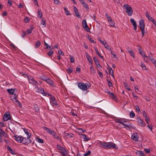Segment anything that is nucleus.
Wrapping results in <instances>:
<instances>
[{"mask_svg":"<svg viewBox=\"0 0 156 156\" xmlns=\"http://www.w3.org/2000/svg\"><path fill=\"white\" fill-rule=\"evenodd\" d=\"M93 59L96 65L98 64H99V62L98 60L96 57H94L93 58Z\"/></svg>","mask_w":156,"mask_h":156,"instance_id":"44","label":"nucleus"},{"mask_svg":"<svg viewBox=\"0 0 156 156\" xmlns=\"http://www.w3.org/2000/svg\"><path fill=\"white\" fill-rule=\"evenodd\" d=\"M53 51L51 50H50L47 53V54L48 56H49V57H50L53 54Z\"/></svg>","mask_w":156,"mask_h":156,"instance_id":"45","label":"nucleus"},{"mask_svg":"<svg viewBox=\"0 0 156 156\" xmlns=\"http://www.w3.org/2000/svg\"><path fill=\"white\" fill-rule=\"evenodd\" d=\"M145 120L146 122H147V124H149V119L147 117H145Z\"/></svg>","mask_w":156,"mask_h":156,"instance_id":"59","label":"nucleus"},{"mask_svg":"<svg viewBox=\"0 0 156 156\" xmlns=\"http://www.w3.org/2000/svg\"><path fill=\"white\" fill-rule=\"evenodd\" d=\"M30 137H27V138L23 137L22 136L17 135L14 136V139L18 142L22 143L23 144L28 145L31 142V141L30 139Z\"/></svg>","mask_w":156,"mask_h":156,"instance_id":"2","label":"nucleus"},{"mask_svg":"<svg viewBox=\"0 0 156 156\" xmlns=\"http://www.w3.org/2000/svg\"><path fill=\"white\" fill-rule=\"evenodd\" d=\"M137 120L139 125L140 126H144L145 125V123L142 119L140 118H138Z\"/></svg>","mask_w":156,"mask_h":156,"instance_id":"11","label":"nucleus"},{"mask_svg":"<svg viewBox=\"0 0 156 156\" xmlns=\"http://www.w3.org/2000/svg\"><path fill=\"white\" fill-rule=\"evenodd\" d=\"M8 4H9V6H11L12 5V1L11 0H8Z\"/></svg>","mask_w":156,"mask_h":156,"instance_id":"58","label":"nucleus"},{"mask_svg":"<svg viewBox=\"0 0 156 156\" xmlns=\"http://www.w3.org/2000/svg\"><path fill=\"white\" fill-rule=\"evenodd\" d=\"M29 18L28 17H26L25 18V21L26 23L28 22L29 21Z\"/></svg>","mask_w":156,"mask_h":156,"instance_id":"64","label":"nucleus"},{"mask_svg":"<svg viewBox=\"0 0 156 156\" xmlns=\"http://www.w3.org/2000/svg\"><path fill=\"white\" fill-rule=\"evenodd\" d=\"M141 66L142 67L143 70H147V68L146 67L145 64L143 63L142 62H141L140 63Z\"/></svg>","mask_w":156,"mask_h":156,"instance_id":"36","label":"nucleus"},{"mask_svg":"<svg viewBox=\"0 0 156 156\" xmlns=\"http://www.w3.org/2000/svg\"><path fill=\"white\" fill-rule=\"evenodd\" d=\"M147 18L148 20H151V21H152V20H154V19L152 17L150 16L149 17H148Z\"/></svg>","mask_w":156,"mask_h":156,"instance_id":"61","label":"nucleus"},{"mask_svg":"<svg viewBox=\"0 0 156 156\" xmlns=\"http://www.w3.org/2000/svg\"><path fill=\"white\" fill-rule=\"evenodd\" d=\"M45 81L50 85H53V84L52 81L49 78H47Z\"/></svg>","mask_w":156,"mask_h":156,"instance_id":"20","label":"nucleus"},{"mask_svg":"<svg viewBox=\"0 0 156 156\" xmlns=\"http://www.w3.org/2000/svg\"><path fill=\"white\" fill-rule=\"evenodd\" d=\"M58 53L59 55H62L63 56L64 55V53L61 50V49H60L58 51Z\"/></svg>","mask_w":156,"mask_h":156,"instance_id":"52","label":"nucleus"},{"mask_svg":"<svg viewBox=\"0 0 156 156\" xmlns=\"http://www.w3.org/2000/svg\"><path fill=\"white\" fill-rule=\"evenodd\" d=\"M24 131L25 133L27 134V137H30L31 136V134L29 132L28 130L27 129H24Z\"/></svg>","mask_w":156,"mask_h":156,"instance_id":"27","label":"nucleus"},{"mask_svg":"<svg viewBox=\"0 0 156 156\" xmlns=\"http://www.w3.org/2000/svg\"><path fill=\"white\" fill-rule=\"evenodd\" d=\"M80 3L83 5V7L85 8L87 10H89V8L88 5L87 4V3L85 2L84 1Z\"/></svg>","mask_w":156,"mask_h":156,"instance_id":"17","label":"nucleus"},{"mask_svg":"<svg viewBox=\"0 0 156 156\" xmlns=\"http://www.w3.org/2000/svg\"><path fill=\"white\" fill-rule=\"evenodd\" d=\"M51 99L52 101V102L53 104L55 105H57L58 104L57 103L56 100L55 98L54 97H51Z\"/></svg>","mask_w":156,"mask_h":156,"instance_id":"18","label":"nucleus"},{"mask_svg":"<svg viewBox=\"0 0 156 156\" xmlns=\"http://www.w3.org/2000/svg\"><path fill=\"white\" fill-rule=\"evenodd\" d=\"M44 129L49 134L52 135L53 137L57 140H59V137L56 134L54 131L51 130L50 129L47 128L46 127H44Z\"/></svg>","mask_w":156,"mask_h":156,"instance_id":"5","label":"nucleus"},{"mask_svg":"<svg viewBox=\"0 0 156 156\" xmlns=\"http://www.w3.org/2000/svg\"><path fill=\"white\" fill-rule=\"evenodd\" d=\"M67 71H68V74H70L72 72L73 69L72 68H69L67 69Z\"/></svg>","mask_w":156,"mask_h":156,"instance_id":"50","label":"nucleus"},{"mask_svg":"<svg viewBox=\"0 0 156 156\" xmlns=\"http://www.w3.org/2000/svg\"><path fill=\"white\" fill-rule=\"evenodd\" d=\"M121 124L123 126H124V128H126V129H127V128H129V126H127L125 124H124L123 122H122V123Z\"/></svg>","mask_w":156,"mask_h":156,"instance_id":"53","label":"nucleus"},{"mask_svg":"<svg viewBox=\"0 0 156 156\" xmlns=\"http://www.w3.org/2000/svg\"><path fill=\"white\" fill-rule=\"evenodd\" d=\"M33 29L31 27L30 28V29H28L27 31V33L28 34H30L32 30H33Z\"/></svg>","mask_w":156,"mask_h":156,"instance_id":"48","label":"nucleus"},{"mask_svg":"<svg viewBox=\"0 0 156 156\" xmlns=\"http://www.w3.org/2000/svg\"><path fill=\"white\" fill-rule=\"evenodd\" d=\"M124 87L126 89L128 90H129V91L131 90V89L129 88V86L126 83L124 82Z\"/></svg>","mask_w":156,"mask_h":156,"instance_id":"33","label":"nucleus"},{"mask_svg":"<svg viewBox=\"0 0 156 156\" xmlns=\"http://www.w3.org/2000/svg\"><path fill=\"white\" fill-rule=\"evenodd\" d=\"M94 50L96 52V53H97V54L100 57V58L102 59L103 58V57L101 56V55L100 54L98 49L97 48H94Z\"/></svg>","mask_w":156,"mask_h":156,"instance_id":"23","label":"nucleus"},{"mask_svg":"<svg viewBox=\"0 0 156 156\" xmlns=\"http://www.w3.org/2000/svg\"><path fill=\"white\" fill-rule=\"evenodd\" d=\"M151 61L154 65L156 63V61L154 59V58L151 59Z\"/></svg>","mask_w":156,"mask_h":156,"instance_id":"63","label":"nucleus"},{"mask_svg":"<svg viewBox=\"0 0 156 156\" xmlns=\"http://www.w3.org/2000/svg\"><path fill=\"white\" fill-rule=\"evenodd\" d=\"M90 70L91 72L93 73H94L96 72L95 70L94 69L92 66H90Z\"/></svg>","mask_w":156,"mask_h":156,"instance_id":"42","label":"nucleus"},{"mask_svg":"<svg viewBox=\"0 0 156 156\" xmlns=\"http://www.w3.org/2000/svg\"><path fill=\"white\" fill-rule=\"evenodd\" d=\"M130 117L131 118H133L135 116V114L133 111L130 112Z\"/></svg>","mask_w":156,"mask_h":156,"instance_id":"39","label":"nucleus"},{"mask_svg":"<svg viewBox=\"0 0 156 156\" xmlns=\"http://www.w3.org/2000/svg\"><path fill=\"white\" fill-rule=\"evenodd\" d=\"M123 122H126V121H122L120 119H117L116 120V121L115 122L119 123L121 124H122Z\"/></svg>","mask_w":156,"mask_h":156,"instance_id":"37","label":"nucleus"},{"mask_svg":"<svg viewBox=\"0 0 156 156\" xmlns=\"http://www.w3.org/2000/svg\"><path fill=\"white\" fill-rule=\"evenodd\" d=\"M43 95L45 96H51V94H48L47 92H45L44 91V93H43Z\"/></svg>","mask_w":156,"mask_h":156,"instance_id":"57","label":"nucleus"},{"mask_svg":"<svg viewBox=\"0 0 156 156\" xmlns=\"http://www.w3.org/2000/svg\"><path fill=\"white\" fill-rule=\"evenodd\" d=\"M138 47V50L139 51V53L143 57H146V56L145 55L143 51L142 50L141 48L139 46H137Z\"/></svg>","mask_w":156,"mask_h":156,"instance_id":"13","label":"nucleus"},{"mask_svg":"<svg viewBox=\"0 0 156 156\" xmlns=\"http://www.w3.org/2000/svg\"><path fill=\"white\" fill-rule=\"evenodd\" d=\"M38 16H39L40 18H41L42 16V14L41 11L38 10L37 12Z\"/></svg>","mask_w":156,"mask_h":156,"instance_id":"40","label":"nucleus"},{"mask_svg":"<svg viewBox=\"0 0 156 156\" xmlns=\"http://www.w3.org/2000/svg\"><path fill=\"white\" fill-rule=\"evenodd\" d=\"M82 23L84 29L87 32H90V29L88 28L86 20H83L82 21Z\"/></svg>","mask_w":156,"mask_h":156,"instance_id":"7","label":"nucleus"},{"mask_svg":"<svg viewBox=\"0 0 156 156\" xmlns=\"http://www.w3.org/2000/svg\"><path fill=\"white\" fill-rule=\"evenodd\" d=\"M57 148L60 151V153L61 154H64V153L66 152V150L62 146L60 145H57Z\"/></svg>","mask_w":156,"mask_h":156,"instance_id":"8","label":"nucleus"},{"mask_svg":"<svg viewBox=\"0 0 156 156\" xmlns=\"http://www.w3.org/2000/svg\"><path fill=\"white\" fill-rule=\"evenodd\" d=\"M0 130L1 131V135H2L5 137H7L8 135L7 134H6L2 129H0Z\"/></svg>","mask_w":156,"mask_h":156,"instance_id":"26","label":"nucleus"},{"mask_svg":"<svg viewBox=\"0 0 156 156\" xmlns=\"http://www.w3.org/2000/svg\"><path fill=\"white\" fill-rule=\"evenodd\" d=\"M145 24L143 20H142L139 21V27L140 28L141 30L142 34V37H143L145 32Z\"/></svg>","mask_w":156,"mask_h":156,"instance_id":"6","label":"nucleus"},{"mask_svg":"<svg viewBox=\"0 0 156 156\" xmlns=\"http://www.w3.org/2000/svg\"><path fill=\"white\" fill-rule=\"evenodd\" d=\"M98 74H99V76L101 77H102L103 76L102 73L101 72L99 71H98Z\"/></svg>","mask_w":156,"mask_h":156,"instance_id":"60","label":"nucleus"},{"mask_svg":"<svg viewBox=\"0 0 156 156\" xmlns=\"http://www.w3.org/2000/svg\"><path fill=\"white\" fill-rule=\"evenodd\" d=\"M7 149L8 150V151H9V152L10 153L12 154H15V151H13L12 148L9 146H7Z\"/></svg>","mask_w":156,"mask_h":156,"instance_id":"19","label":"nucleus"},{"mask_svg":"<svg viewBox=\"0 0 156 156\" xmlns=\"http://www.w3.org/2000/svg\"><path fill=\"white\" fill-rule=\"evenodd\" d=\"M82 136L83 138L85 140V141H88V140H90V139L85 134H82Z\"/></svg>","mask_w":156,"mask_h":156,"instance_id":"30","label":"nucleus"},{"mask_svg":"<svg viewBox=\"0 0 156 156\" xmlns=\"http://www.w3.org/2000/svg\"><path fill=\"white\" fill-rule=\"evenodd\" d=\"M124 9L126 11L128 15L129 16L132 15L133 13V10L131 7L128 4H124L123 5Z\"/></svg>","mask_w":156,"mask_h":156,"instance_id":"4","label":"nucleus"},{"mask_svg":"<svg viewBox=\"0 0 156 156\" xmlns=\"http://www.w3.org/2000/svg\"><path fill=\"white\" fill-rule=\"evenodd\" d=\"M28 80L30 83L34 84L35 86L37 85V82L35 81L33 77H30V78H28Z\"/></svg>","mask_w":156,"mask_h":156,"instance_id":"10","label":"nucleus"},{"mask_svg":"<svg viewBox=\"0 0 156 156\" xmlns=\"http://www.w3.org/2000/svg\"><path fill=\"white\" fill-rule=\"evenodd\" d=\"M144 151L147 154H148L150 152L149 150L147 148L145 149Z\"/></svg>","mask_w":156,"mask_h":156,"instance_id":"62","label":"nucleus"},{"mask_svg":"<svg viewBox=\"0 0 156 156\" xmlns=\"http://www.w3.org/2000/svg\"><path fill=\"white\" fill-rule=\"evenodd\" d=\"M36 140L37 141L38 143H40L42 144L44 143L43 140L41 138H36Z\"/></svg>","mask_w":156,"mask_h":156,"instance_id":"32","label":"nucleus"},{"mask_svg":"<svg viewBox=\"0 0 156 156\" xmlns=\"http://www.w3.org/2000/svg\"><path fill=\"white\" fill-rule=\"evenodd\" d=\"M37 91L41 94H43L44 93V90L41 87H38L37 88Z\"/></svg>","mask_w":156,"mask_h":156,"instance_id":"24","label":"nucleus"},{"mask_svg":"<svg viewBox=\"0 0 156 156\" xmlns=\"http://www.w3.org/2000/svg\"><path fill=\"white\" fill-rule=\"evenodd\" d=\"M98 144L99 145L100 147H102L106 149H109L112 148L118 149V147H116L115 144L111 142H106L100 141L98 142Z\"/></svg>","mask_w":156,"mask_h":156,"instance_id":"1","label":"nucleus"},{"mask_svg":"<svg viewBox=\"0 0 156 156\" xmlns=\"http://www.w3.org/2000/svg\"><path fill=\"white\" fill-rule=\"evenodd\" d=\"M15 90V89H8L7 90V91L10 94H14V92Z\"/></svg>","mask_w":156,"mask_h":156,"instance_id":"25","label":"nucleus"},{"mask_svg":"<svg viewBox=\"0 0 156 156\" xmlns=\"http://www.w3.org/2000/svg\"><path fill=\"white\" fill-rule=\"evenodd\" d=\"M70 62L71 63H73L74 62V58L73 57H71L70 58Z\"/></svg>","mask_w":156,"mask_h":156,"instance_id":"55","label":"nucleus"},{"mask_svg":"<svg viewBox=\"0 0 156 156\" xmlns=\"http://www.w3.org/2000/svg\"><path fill=\"white\" fill-rule=\"evenodd\" d=\"M135 108L136 111L137 112H140V108H139V106H138L137 105L135 106Z\"/></svg>","mask_w":156,"mask_h":156,"instance_id":"51","label":"nucleus"},{"mask_svg":"<svg viewBox=\"0 0 156 156\" xmlns=\"http://www.w3.org/2000/svg\"><path fill=\"white\" fill-rule=\"evenodd\" d=\"M87 38L91 42L93 43H95V41L94 40L92 39L89 36H88L87 37Z\"/></svg>","mask_w":156,"mask_h":156,"instance_id":"41","label":"nucleus"},{"mask_svg":"<svg viewBox=\"0 0 156 156\" xmlns=\"http://www.w3.org/2000/svg\"><path fill=\"white\" fill-rule=\"evenodd\" d=\"M73 8H74V10L75 12V14L76 15V16L78 18H80V16L79 15L78 10L77 9V8L74 6H73Z\"/></svg>","mask_w":156,"mask_h":156,"instance_id":"16","label":"nucleus"},{"mask_svg":"<svg viewBox=\"0 0 156 156\" xmlns=\"http://www.w3.org/2000/svg\"><path fill=\"white\" fill-rule=\"evenodd\" d=\"M86 56L87 59V60L89 63H90L92 65V59L91 57L90 56V55L88 54L86 55Z\"/></svg>","mask_w":156,"mask_h":156,"instance_id":"21","label":"nucleus"},{"mask_svg":"<svg viewBox=\"0 0 156 156\" xmlns=\"http://www.w3.org/2000/svg\"><path fill=\"white\" fill-rule=\"evenodd\" d=\"M14 99H15V101L16 102V104L18 105V106L20 107H22V105L20 103V102L16 98H14Z\"/></svg>","mask_w":156,"mask_h":156,"instance_id":"31","label":"nucleus"},{"mask_svg":"<svg viewBox=\"0 0 156 156\" xmlns=\"http://www.w3.org/2000/svg\"><path fill=\"white\" fill-rule=\"evenodd\" d=\"M10 115L9 113L7 114H5L4 115L3 117V120L5 121H6L9 119H10Z\"/></svg>","mask_w":156,"mask_h":156,"instance_id":"14","label":"nucleus"},{"mask_svg":"<svg viewBox=\"0 0 156 156\" xmlns=\"http://www.w3.org/2000/svg\"><path fill=\"white\" fill-rule=\"evenodd\" d=\"M77 86L79 88L82 90L85 91L87 90L90 87L91 84H87V83H84L83 82H80L78 83Z\"/></svg>","mask_w":156,"mask_h":156,"instance_id":"3","label":"nucleus"},{"mask_svg":"<svg viewBox=\"0 0 156 156\" xmlns=\"http://www.w3.org/2000/svg\"><path fill=\"white\" fill-rule=\"evenodd\" d=\"M108 84L109 87H112V83L109 80H107Z\"/></svg>","mask_w":156,"mask_h":156,"instance_id":"56","label":"nucleus"},{"mask_svg":"<svg viewBox=\"0 0 156 156\" xmlns=\"http://www.w3.org/2000/svg\"><path fill=\"white\" fill-rule=\"evenodd\" d=\"M130 21L131 23L132 24L133 26H134L135 25H136V21L133 19H130Z\"/></svg>","mask_w":156,"mask_h":156,"instance_id":"38","label":"nucleus"},{"mask_svg":"<svg viewBox=\"0 0 156 156\" xmlns=\"http://www.w3.org/2000/svg\"><path fill=\"white\" fill-rule=\"evenodd\" d=\"M135 152L138 156H145L144 152L142 151L137 150Z\"/></svg>","mask_w":156,"mask_h":156,"instance_id":"15","label":"nucleus"},{"mask_svg":"<svg viewBox=\"0 0 156 156\" xmlns=\"http://www.w3.org/2000/svg\"><path fill=\"white\" fill-rule=\"evenodd\" d=\"M131 138L135 141H138V135L137 133H133L131 136Z\"/></svg>","mask_w":156,"mask_h":156,"instance_id":"12","label":"nucleus"},{"mask_svg":"<svg viewBox=\"0 0 156 156\" xmlns=\"http://www.w3.org/2000/svg\"><path fill=\"white\" fill-rule=\"evenodd\" d=\"M91 153V151L90 150H89L86 154H83V156H87L89 155Z\"/></svg>","mask_w":156,"mask_h":156,"instance_id":"49","label":"nucleus"},{"mask_svg":"<svg viewBox=\"0 0 156 156\" xmlns=\"http://www.w3.org/2000/svg\"><path fill=\"white\" fill-rule=\"evenodd\" d=\"M65 136L67 138H70L73 137V134H69L68 133H66L65 134Z\"/></svg>","mask_w":156,"mask_h":156,"instance_id":"35","label":"nucleus"},{"mask_svg":"<svg viewBox=\"0 0 156 156\" xmlns=\"http://www.w3.org/2000/svg\"><path fill=\"white\" fill-rule=\"evenodd\" d=\"M110 97L112 99L115 101L117 100V98L116 96L112 93H111Z\"/></svg>","mask_w":156,"mask_h":156,"instance_id":"22","label":"nucleus"},{"mask_svg":"<svg viewBox=\"0 0 156 156\" xmlns=\"http://www.w3.org/2000/svg\"><path fill=\"white\" fill-rule=\"evenodd\" d=\"M40 78L42 80L45 81L47 78L44 76H41L40 77Z\"/></svg>","mask_w":156,"mask_h":156,"instance_id":"47","label":"nucleus"},{"mask_svg":"<svg viewBox=\"0 0 156 156\" xmlns=\"http://www.w3.org/2000/svg\"><path fill=\"white\" fill-rule=\"evenodd\" d=\"M64 9L65 11V12L67 15H70L71 14L69 12L68 10L66 8H64Z\"/></svg>","mask_w":156,"mask_h":156,"instance_id":"46","label":"nucleus"},{"mask_svg":"<svg viewBox=\"0 0 156 156\" xmlns=\"http://www.w3.org/2000/svg\"><path fill=\"white\" fill-rule=\"evenodd\" d=\"M100 41L101 44L103 45L106 49H108L109 50H111V49L108 46L106 41H103L101 40H100Z\"/></svg>","mask_w":156,"mask_h":156,"instance_id":"9","label":"nucleus"},{"mask_svg":"<svg viewBox=\"0 0 156 156\" xmlns=\"http://www.w3.org/2000/svg\"><path fill=\"white\" fill-rule=\"evenodd\" d=\"M128 51L129 53L130 54V55L133 57V58H135V54L134 52L132 50H128Z\"/></svg>","mask_w":156,"mask_h":156,"instance_id":"28","label":"nucleus"},{"mask_svg":"<svg viewBox=\"0 0 156 156\" xmlns=\"http://www.w3.org/2000/svg\"><path fill=\"white\" fill-rule=\"evenodd\" d=\"M109 73L110 74L112 75L113 76V71L111 67L109 68Z\"/></svg>","mask_w":156,"mask_h":156,"instance_id":"43","label":"nucleus"},{"mask_svg":"<svg viewBox=\"0 0 156 156\" xmlns=\"http://www.w3.org/2000/svg\"><path fill=\"white\" fill-rule=\"evenodd\" d=\"M105 16H106V17L108 19V21H109V20H111L112 19L111 17L109 16L108 14H106Z\"/></svg>","mask_w":156,"mask_h":156,"instance_id":"54","label":"nucleus"},{"mask_svg":"<svg viewBox=\"0 0 156 156\" xmlns=\"http://www.w3.org/2000/svg\"><path fill=\"white\" fill-rule=\"evenodd\" d=\"M41 43L39 41H37L35 43V48H38L40 45Z\"/></svg>","mask_w":156,"mask_h":156,"instance_id":"34","label":"nucleus"},{"mask_svg":"<svg viewBox=\"0 0 156 156\" xmlns=\"http://www.w3.org/2000/svg\"><path fill=\"white\" fill-rule=\"evenodd\" d=\"M111 27H114L115 25V23L113 21L112 19H111V20L108 21Z\"/></svg>","mask_w":156,"mask_h":156,"instance_id":"29","label":"nucleus"}]
</instances>
